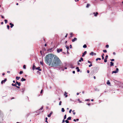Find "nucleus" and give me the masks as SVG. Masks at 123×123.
<instances>
[{
	"label": "nucleus",
	"mask_w": 123,
	"mask_h": 123,
	"mask_svg": "<svg viewBox=\"0 0 123 123\" xmlns=\"http://www.w3.org/2000/svg\"><path fill=\"white\" fill-rule=\"evenodd\" d=\"M54 57V55L52 54L46 55L45 57V63L49 66L53 67L54 66V60L53 59Z\"/></svg>",
	"instance_id": "nucleus-1"
},
{
	"label": "nucleus",
	"mask_w": 123,
	"mask_h": 123,
	"mask_svg": "<svg viewBox=\"0 0 123 123\" xmlns=\"http://www.w3.org/2000/svg\"><path fill=\"white\" fill-rule=\"evenodd\" d=\"M63 64L60 59L56 55H54V68H61Z\"/></svg>",
	"instance_id": "nucleus-2"
},
{
	"label": "nucleus",
	"mask_w": 123,
	"mask_h": 123,
	"mask_svg": "<svg viewBox=\"0 0 123 123\" xmlns=\"http://www.w3.org/2000/svg\"><path fill=\"white\" fill-rule=\"evenodd\" d=\"M62 49H57V52L58 53H59L60 52H62Z\"/></svg>",
	"instance_id": "nucleus-3"
},
{
	"label": "nucleus",
	"mask_w": 123,
	"mask_h": 123,
	"mask_svg": "<svg viewBox=\"0 0 123 123\" xmlns=\"http://www.w3.org/2000/svg\"><path fill=\"white\" fill-rule=\"evenodd\" d=\"M93 14H94V16L95 17H97L98 15V12H96V13L93 12Z\"/></svg>",
	"instance_id": "nucleus-4"
},
{
	"label": "nucleus",
	"mask_w": 123,
	"mask_h": 123,
	"mask_svg": "<svg viewBox=\"0 0 123 123\" xmlns=\"http://www.w3.org/2000/svg\"><path fill=\"white\" fill-rule=\"evenodd\" d=\"M87 53V52L86 51H85L84 52V53H82V57H84V56Z\"/></svg>",
	"instance_id": "nucleus-5"
},
{
	"label": "nucleus",
	"mask_w": 123,
	"mask_h": 123,
	"mask_svg": "<svg viewBox=\"0 0 123 123\" xmlns=\"http://www.w3.org/2000/svg\"><path fill=\"white\" fill-rule=\"evenodd\" d=\"M7 80V79L5 78L4 80H2L1 81V84H3V81H4V83Z\"/></svg>",
	"instance_id": "nucleus-6"
},
{
	"label": "nucleus",
	"mask_w": 123,
	"mask_h": 123,
	"mask_svg": "<svg viewBox=\"0 0 123 123\" xmlns=\"http://www.w3.org/2000/svg\"><path fill=\"white\" fill-rule=\"evenodd\" d=\"M53 49L51 48L50 49H49L47 50V51L48 52H51L52 51H53V50H52Z\"/></svg>",
	"instance_id": "nucleus-7"
},
{
	"label": "nucleus",
	"mask_w": 123,
	"mask_h": 123,
	"mask_svg": "<svg viewBox=\"0 0 123 123\" xmlns=\"http://www.w3.org/2000/svg\"><path fill=\"white\" fill-rule=\"evenodd\" d=\"M77 40V38H74V39H73L72 40V42H74L75 41H76Z\"/></svg>",
	"instance_id": "nucleus-8"
},
{
	"label": "nucleus",
	"mask_w": 123,
	"mask_h": 123,
	"mask_svg": "<svg viewBox=\"0 0 123 123\" xmlns=\"http://www.w3.org/2000/svg\"><path fill=\"white\" fill-rule=\"evenodd\" d=\"M94 54L95 55H96V53H94L93 52H91L90 54V55H93Z\"/></svg>",
	"instance_id": "nucleus-9"
},
{
	"label": "nucleus",
	"mask_w": 123,
	"mask_h": 123,
	"mask_svg": "<svg viewBox=\"0 0 123 123\" xmlns=\"http://www.w3.org/2000/svg\"><path fill=\"white\" fill-rule=\"evenodd\" d=\"M68 94V93L67 92H65L64 94V95L65 96V97H67L68 96L67 95V94Z\"/></svg>",
	"instance_id": "nucleus-10"
},
{
	"label": "nucleus",
	"mask_w": 123,
	"mask_h": 123,
	"mask_svg": "<svg viewBox=\"0 0 123 123\" xmlns=\"http://www.w3.org/2000/svg\"><path fill=\"white\" fill-rule=\"evenodd\" d=\"M36 67L35 66V64L34 63L33 65V66L32 67V69L33 70H34L35 69Z\"/></svg>",
	"instance_id": "nucleus-11"
},
{
	"label": "nucleus",
	"mask_w": 123,
	"mask_h": 123,
	"mask_svg": "<svg viewBox=\"0 0 123 123\" xmlns=\"http://www.w3.org/2000/svg\"><path fill=\"white\" fill-rule=\"evenodd\" d=\"M40 67H38L37 68H35L36 69H37V70H39V71H41V70L40 69Z\"/></svg>",
	"instance_id": "nucleus-12"
},
{
	"label": "nucleus",
	"mask_w": 123,
	"mask_h": 123,
	"mask_svg": "<svg viewBox=\"0 0 123 123\" xmlns=\"http://www.w3.org/2000/svg\"><path fill=\"white\" fill-rule=\"evenodd\" d=\"M9 25H11L10 27L11 28L12 27L14 26V25L13 24H12L11 23H10L9 24Z\"/></svg>",
	"instance_id": "nucleus-13"
},
{
	"label": "nucleus",
	"mask_w": 123,
	"mask_h": 123,
	"mask_svg": "<svg viewBox=\"0 0 123 123\" xmlns=\"http://www.w3.org/2000/svg\"><path fill=\"white\" fill-rule=\"evenodd\" d=\"M26 80V79H25L24 78H22V79H21V81H25Z\"/></svg>",
	"instance_id": "nucleus-14"
},
{
	"label": "nucleus",
	"mask_w": 123,
	"mask_h": 123,
	"mask_svg": "<svg viewBox=\"0 0 123 123\" xmlns=\"http://www.w3.org/2000/svg\"><path fill=\"white\" fill-rule=\"evenodd\" d=\"M110 66H113L114 65V63L112 62H110Z\"/></svg>",
	"instance_id": "nucleus-15"
},
{
	"label": "nucleus",
	"mask_w": 123,
	"mask_h": 123,
	"mask_svg": "<svg viewBox=\"0 0 123 123\" xmlns=\"http://www.w3.org/2000/svg\"><path fill=\"white\" fill-rule=\"evenodd\" d=\"M81 61H83V59L82 57H81L80 58V59L79 60V61L80 62Z\"/></svg>",
	"instance_id": "nucleus-16"
},
{
	"label": "nucleus",
	"mask_w": 123,
	"mask_h": 123,
	"mask_svg": "<svg viewBox=\"0 0 123 123\" xmlns=\"http://www.w3.org/2000/svg\"><path fill=\"white\" fill-rule=\"evenodd\" d=\"M107 85H110L111 84V83L109 82V80H107Z\"/></svg>",
	"instance_id": "nucleus-17"
},
{
	"label": "nucleus",
	"mask_w": 123,
	"mask_h": 123,
	"mask_svg": "<svg viewBox=\"0 0 123 123\" xmlns=\"http://www.w3.org/2000/svg\"><path fill=\"white\" fill-rule=\"evenodd\" d=\"M90 6V4H88L86 6V7L87 8H88Z\"/></svg>",
	"instance_id": "nucleus-18"
},
{
	"label": "nucleus",
	"mask_w": 123,
	"mask_h": 123,
	"mask_svg": "<svg viewBox=\"0 0 123 123\" xmlns=\"http://www.w3.org/2000/svg\"><path fill=\"white\" fill-rule=\"evenodd\" d=\"M76 69H77V71L78 72H79L80 71V70L78 67H76Z\"/></svg>",
	"instance_id": "nucleus-19"
},
{
	"label": "nucleus",
	"mask_w": 123,
	"mask_h": 123,
	"mask_svg": "<svg viewBox=\"0 0 123 123\" xmlns=\"http://www.w3.org/2000/svg\"><path fill=\"white\" fill-rule=\"evenodd\" d=\"M71 117H69L68 118H67V120H71Z\"/></svg>",
	"instance_id": "nucleus-20"
},
{
	"label": "nucleus",
	"mask_w": 123,
	"mask_h": 123,
	"mask_svg": "<svg viewBox=\"0 0 123 123\" xmlns=\"http://www.w3.org/2000/svg\"><path fill=\"white\" fill-rule=\"evenodd\" d=\"M70 37H72L73 36V34L72 33H70Z\"/></svg>",
	"instance_id": "nucleus-21"
},
{
	"label": "nucleus",
	"mask_w": 123,
	"mask_h": 123,
	"mask_svg": "<svg viewBox=\"0 0 123 123\" xmlns=\"http://www.w3.org/2000/svg\"><path fill=\"white\" fill-rule=\"evenodd\" d=\"M104 54H103L101 56L102 57V60H103L104 59Z\"/></svg>",
	"instance_id": "nucleus-22"
},
{
	"label": "nucleus",
	"mask_w": 123,
	"mask_h": 123,
	"mask_svg": "<svg viewBox=\"0 0 123 123\" xmlns=\"http://www.w3.org/2000/svg\"><path fill=\"white\" fill-rule=\"evenodd\" d=\"M83 47L84 48H86L87 47V46L86 45V44L84 45L83 46Z\"/></svg>",
	"instance_id": "nucleus-23"
},
{
	"label": "nucleus",
	"mask_w": 123,
	"mask_h": 123,
	"mask_svg": "<svg viewBox=\"0 0 123 123\" xmlns=\"http://www.w3.org/2000/svg\"><path fill=\"white\" fill-rule=\"evenodd\" d=\"M117 73V71H113L112 72V74H113V73Z\"/></svg>",
	"instance_id": "nucleus-24"
},
{
	"label": "nucleus",
	"mask_w": 123,
	"mask_h": 123,
	"mask_svg": "<svg viewBox=\"0 0 123 123\" xmlns=\"http://www.w3.org/2000/svg\"><path fill=\"white\" fill-rule=\"evenodd\" d=\"M66 48L67 49V52L68 53V49H69V47L68 46H66Z\"/></svg>",
	"instance_id": "nucleus-25"
},
{
	"label": "nucleus",
	"mask_w": 123,
	"mask_h": 123,
	"mask_svg": "<svg viewBox=\"0 0 123 123\" xmlns=\"http://www.w3.org/2000/svg\"><path fill=\"white\" fill-rule=\"evenodd\" d=\"M101 60V59L100 58H98L96 59V61H97L98 60Z\"/></svg>",
	"instance_id": "nucleus-26"
},
{
	"label": "nucleus",
	"mask_w": 123,
	"mask_h": 123,
	"mask_svg": "<svg viewBox=\"0 0 123 123\" xmlns=\"http://www.w3.org/2000/svg\"><path fill=\"white\" fill-rule=\"evenodd\" d=\"M12 85L13 86H16V84H14L13 83H12Z\"/></svg>",
	"instance_id": "nucleus-27"
},
{
	"label": "nucleus",
	"mask_w": 123,
	"mask_h": 123,
	"mask_svg": "<svg viewBox=\"0 0 123 123\" xmlns=\"http://www.w3.org/2000/svg\"><path fill=\"white\" fill-rule=\"evenodd\" d=\"M16 79L17 80H18L20 78V77H18V76H17L16 77Z\"/></svg>",
	"instance_id": "nucleus-28"
},
{
	"label": "nucleus",
	"mask_w": 123,
	"mask_h": 123,
	"mask_svg": "<svg viewBox=\"0 0 123 123\" xmlns=\"http://www.w3.org/2000/svg\"><path fill=\"white\" fill-rule=\"evenodd\" d=\"M62 111L63 112L65 111V110L63 108H62Z\"/></svg>",
	"instance_id": "nucleus-29"
},
{
	"label": "nucleus",
	"mask_w": 123,
	"mask_h": 123,
	"mask_svg": "<svg viewBox=\"0 0 123 123\" xmlns=\"http://www.w3.org/2000/svg\"><path fill=\"white\" fill-rule=\"evenodd\" d=\"M40 64L41 65H43V61H41L40 62Z\"/></svg>",
	"instance_id": "nucleus-30"
},
{
	"label": "nucleus",
	"mask_w": 123,
	"mask_h": 123,
	"mask_svg": "<svg viewBox=\"0 0 123 123\" xmlns=\"http://www.w3.org/2000/svg\"><path fill=\"white\" fill-rule=\"evenodd\" d=\"M51 113H50L48 115V117H49L51 116Z\"/></svg>",
	"instance_id": "nucleus-31"
},
{
	"label": "nucleus",
	"mask_w": 123,
	"mask_h": 123,
	"mask_svg": "<svg viewBox=\"0 0 123 123\" xmlns=\"http://www.w3.org/2000/svg\"><path fill=\"white\" fill-rule=\"evenodd\" d=\"M66 118V115H65L64 116V120H65Z\"/></svg>",
	"instance_id": "nucleus-32"
},
{
	"label": "nucleus",
	"mask_w": 123,
	"mask_h": 123,
	"mask_svg": "<svg viewBox=\"0 0 123 123\" xmlns=\"http://www.w3.org/2000/svg\"><path fill=\"white\" fill-rule=\"evenodd\" d=\"M4 21L5 22V23L6 24L7 23V20H6V19H5L4 20Z\"/></svg>",
	"instance_id": "nucleus-33"
},
{
	"label": "nucleus",
	"mask_w": 123,
	"mask_h": 123,
	"mask_svg": "<svg viewBox=\"0 0 123 123\" xmlns=\"http://www.w3.org/2000/svg\"><path fill=\"white\" fill-rule=\"evenodd\" d=\"M17 84L19 86H20L21 85V83L20 82H18Z\"/></svg>",
	"instance_id": "nucleus-34"
},
{
	"label": "nucleus",
	"mask_w": 123,
	"mask_h": 123,
	"mask_svg": "<svg viewBox=\"0 0 123 123\" xmlns=\"http://www.w3.org/2000/svg\"><path fill=\"white\" fill-rule=\"evenodd\" d=\"M23 68L24 69H25L26 68V66L25 65H24L23 66Z\"/></svg>",
	"instance_id": "nucleus-35"
},
{
	"label": "nucleus",
	"mask_w": 123,
	"mask_h": 123,
	"mask_svg": "<svg viewBox=\"0 0 123 123\" xmlns=\"http://www.w3.org/2000/svg\"><path fill=\"white\" fill-rule=\"evenodd\" d=\"M68 120H67H67H66L65 121V122L66 123H69V121H68Z\"/></svg>",
	"instance_id": "nucleus-36"
},
{
	"label": "nucleus",
	"mask_w": 123,
	"mask_h": 123,
	"mask_svg": "<svg viewBox=\"0 0 123 123\" xmlns=\"http://www.w3.org/2000/svg\"><path fill=\"white\" fill-rule=\"evenodd\" d=\"M107 59L105 58V59H104V62H107Z\"/></svg>",
	"instance_id": "nucleus-37"
},
{
	"label": "nucleus",
	"mask_w": 123,
	"mask_h": 123,
	"mask_svg": "<svg viewBox=\"0 0 123 123\" xmlns=\"http://www.w3.org/2000/svg\"><path fill=\"white\" fill-rule=\"evenodd\" d=\"M23 73V71H20V72H19V74H22Z\"/></svg>",
	"instance_id": "nucleus-38"
},
{
	"label": "nucleus",
	"mask_w": 123,
	"mask_h": 123,
	"mask_svg": "<svg viewBox=\"0 0 123 123\" xmlns=\"http://www.w3.org/2000/svg\"><path fill=\"white\" fill-rule=\"evenodd\" d=\"M25 88H22V92H24V91H25Z\"/></svg>",
	"instance_id": "nucleus-39"
},
{
	"label": "nucleus",
	"mask_w": 123,
	"mask_h": 123,
	"mask_svg": "<svg viewBox=\"0 0 123 123\" xmlns=\"http://www.w3.org/2000/svg\"><path fill=\"white\" fill-rule=\"evenodd\" d=\"M7 27L8 29H9L10 28V26L9 25H7Z\"/></svg>",
	"instance_id": "nucleus-40"
},
{
	"label": "nucleus",
	"mask_w": 123,
	"mask_h": 123,
	"mask_svg": "<svg viewBox=\"0 0 123 123\" xmlns=\"http://www.w3.org/2000/svg\"><path fill=\"white\" fill-rule=\"evenodd\" d=\"M103 51L104 52L106 53L107 52V51L106 50H103Z\"/></svg>",
	"instance_id": "nucleus-41"
},
{
	"label": "nucleus",
	"mask_w": 123,
	"mask_h": 123,
	"mask_svg": "<svg viewBox=\"0 0 123 123\" xmlns=\"http://www.w3.org/2000/svg\"><path fill=\"white\" fill-rule=\"evenodd\" d=\"M108 57V55H107L105 56V58L107 59Z\"/></svg>",
	"instance_id": "nucleus-42"
},
{
	"label": "nucleus",
	"mask_w": 123,
	"mask_h": 123,
	"mask_svg": "<svg viewBox=\"0 0 123 123\" xmlns=\"http://www.w3.org/2000/svg\"><path fill=\"white\" fill-rule=\"evenodd\" d=\"M62 103V102L61 101H60V102L59 104V105H61V103Z\"/></svg>",
	"instance_id": "nucleus-43"
},
{
	"label": "nucleus",
	"mask_w": 123,
	"mask_h": 123,
	"mask_svg": "<svg viewBox=\"0 0 123 123\" xmlns=\"http://www.w3.org/2000/svg\"><path fill=\"white\" fill-rule=\"evenodd\" d=\"M110 60L112 61H114L115 60L114 59H111Z\"/></svg>",
	"instance_id": "nucleus-44"
},
{
	"label": "nucleus",
	"mask_w": 123,
	"mask_h": 123,
	"mask_svg": "<svg viewBox=\"0 0 123 123\" xmlns=\"http://www.w3.org/2000/svg\"><path fill=\"white\" fill-rule=\"evenodd\" d=\"M106 47L107 48H108L109 47V45H106Z\"/></svg>",
	"instance_id": "nucleus-45"
},
{
	"label": "nucleus",
	"mask_w": 123,
	"mask_h": 123,
	"mask_svg": "<svg viewBox=\"0 0 123 123\" xmlns=\"http://www.w3.org/2000/svg\"><path fill=\"white\" fill-rule=\"evenodd\" d=\"M78 101H79V102L80 103H81V101H80V99H78L77 100Z\"/></svg>",
	"instance_id": "nucleus-46"
},
{
	"label": "nucleus",
	"mask_w": 123,
	"mask_h": 123,
	"mask_svg": "<svg viewBox=\"0 0 123 123\" xmlns=\"http://www.w3.org/2000/svg\"><path fill=\"white\" fill-rule=\"evenodd\" d=\"M118 68H117L116 69V71H117V73L118 72Z\"/></svg>",
	"instance_id": "nucleus-47"
},
{
	"label": "nucleus",
	"mask_w": 123,
	"mask_h": 123,
	"mask_svg": "<svg viewBox=\"0 0 123 123\" xmlns=\"http://www.w3.org/2000/svg\"><path fill=\"white\" fill-rule=\"evenodd\" d=\"M43 108V106L41 107L39 109V110H42Z\"/></svg>",
	"instance_id": "nucleus-48"
},
{
	"label": "nucleus",
	"mask_w": 123,
	"mask_h": 123,
	"mask_svg": "<svg viewBox=\"0 0 123 123\" xmlns=\"http://www.w3.org/2000/svg\"><path fill=\"white\" fill-rule=\"evenodd\" d=\"M72 111V110L71 109H70V110L69 111V112L70 113L71 112V111Z\"/></svg>",
	"instance_id": "nucleus-49"
},
{
	"label": "nucleus",
	"mask_w": 123,
	"mask_h": 123,
	"mask_svg": "<svg viewBox=\"0 0 123 123\" xmlns=\"http://www.w3.org/2000/svg\"><path fill=\"white\" fill-rule=\"evenodd\" d=\"M43 90H42L41 91V92H40V93L41 94L43 92Z\"/></svg>",
	"instance_id": "nucleus-50"
},
{
	"label": "nucleus",
	"mask_w": 123,
	"mask_h": 123,
	"mask_svg": "<svg viewBox=\"0 0 123 123\" xmlns=\"http://www.w3.org/2000/svg\"><path fill=\"white\" fill-rule=\"evenodd\" d=\"M88 63H91V64H92V63H91V62L90 61H88Z\"/></svg>",
	"instance_id": "nucleus-51"
},
{
	"label": "nucleus",
	"mask_w": 123,
	"mask_h": 123,
	"mask_svg": "<svg viewBox=\"0 0 123 123\" xmlns=\"http://www.w3.org/2000/svg\"><path fill=\"white\" fill-rule=\"evenodd\" d=\"M40 53L41 54V55H42V51H40Z\"/></svg>",
	"instance_id": "nucleus-52"
},
{
	"label": "nucleus",
	"mask_w": 123,
	"mask_h": 123,
	"mask_svg": "<svg viewBox=\"0 0 123 123\" xmlns=\"http://www.w3.org/2000/svg\"><path fill=\"white\" fill-rule=\"evenodd\" d=\"M92 66V64H91L90 65H89V67H90L91 66Z\"/></svg>",
	"instance_id": "nucleus-53"
},
{
	"label": "nucleus",
	"mask_w": 123,
	"mask_h": 123,
	"mask_svg": "<svg viewBox=\"0 0 123 123\" xmlns=\"http://www.w3.org/2000/svg\"><path fill=\"white\" fill-rule=\"evenodd\" d=\"M69 47L70 48H72V46L71 45H70L69 46Z\"/></svg>",
	"instance_id": "nucleus-54"
},
{
	"label": "nucleus",
	"mask_w": 123,
	"mask_h": 123,
	"mask_svg": "<svg viewBox=\"0 0 123 123\" xmlns=\"http://www.w3.org/2000/svg\"><path fill=\"white\" fill-rule=\"evenodd\" d=\"M1 16L2 18H4V17L3 16L1 15Z\"/></svg>",
	"instance_id": "nucleus-55"
},
{
	"label": "nucleus",
	"mask_w": 123,
	"mask_h": 123,
	"mask_svg": "<svg viewBox=\"0 0 123 123\" xmlns=\"http://www.w3.org/2000/svg\"><path fill=\"white\" fill-rule=\"evenodd\" d=\"M16 87L18 88H20V87L19 86H16Z\"/></svg>",
	"instance_id": "nucleus-56"
},
{
	"label": "nucleus",
	"mask_w": 123,
	"mask_h": 123,
	"mask_svg": "<svg viewBox=\"0 0 123 123\" xmlns=\"http://www.w3.org/2000/svg\"><path fill=\"white\" fill-rule=\"evenodd\" d=\"M90 100L89 99H87L86 100V101H89Z\"/></svg>",
	"instance_id": "nucleus-57"
},
{
	"label": "nucleus",
	"mask_w": 123,
	"mask_h": 123,
	"mask_svg": "<svg viewBox=\"0 0 123 123\" xmlns=\"http://www.w3.org/2000/svg\"><path fill=\"white\" fill-rule=\"evenodd\" d=\"M65 122V121L64 120V119H63V120H62V122L63 123H64V122Z\"/></svg>",
	"instance_id": "nucleus-58"
},
{
	"label": "nucleus",
	"mask_w": 123,
	"mask_h": 123,
	"mask_svg": "<svg viewBox=\"0 0 123 123\" xmlns=\"http://www.w3.org/2000/svg\"><path fill=\"white\" fill-rule=\"evenodd\" d=\"M67 35H68V34H67L65 36V37H67Z\"/></svg>",
	"instance_id": "nucleus-59"
},
{
	"label": "nucleus",
	"mask_w": 123,
	"mask_h": 123,
	"mask_svg": "<svg viewBox=\"0 0 123 123\" xmlns=\"http://www.w3.org/2000/svg\"><path fill=\"white\" fill-rule=\"evenodd\" d=\"M89 70H87V72L88 73H89Z\"/></svg>",
	"instance_id": "nucleus-60"
},
{
	"label": "nucleus",
	"mask_w": 123,
	"mask_h": 123,
	"mask_svg": "<svg viewBox=\"0 0 123 123\" xmlns=\"http://www.w3.org/2000/svg\"><path fill=\"white\" fill-rule=\"evenodd\" d=\"M87 105H91V104L90 103H88L87 104Z\"/></svg>",
	"instance_id": "nucleus-61"
},
{
	"label": "nucleus",
	"mask_w": 123,
	"mask_h": 123,
	"mask_svg": "<svg viewBox=\"0 0 123 123\" xmlns=\"http://www.w3.org/2000/svg\"><path fill=\"white\" fill-rule=\"evenodd\" d=\"M18 83V82L16 81V83H15V84H17Z\"/></svg>",
	"instance_id": "nucleus-62"
},
{
	"label": "nucleus",
	"mask_w": 123,
	"mask_h": 123,
	"mask_svg": "<svg viewBox=\"0 0 123 123\" xmlns=\"http://www.w3.org/2000/svg\"><path fill=\"white\" fill-rule=\"evenodd\" d=\"M73 74H75V71H74L73 72Z\"/></svg>",
	"instance_id": "nucleus-63"
},
{
	"label": "nucleus",
	"mask_w": 123,
	"mask_h": 123,
	"mask_svg": "<svg viewBox=\"0 0 123 123\" xmlns=\"http://www.w3.org/2000/svg\"><path fill=\"white\" fill-rule=\"evenodd\" d=\"M3 24V22H1V25H2Z\"/></svg>",
	"instance_id": "nucleus-64"
}]
</instances>
